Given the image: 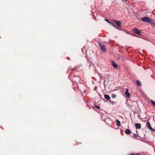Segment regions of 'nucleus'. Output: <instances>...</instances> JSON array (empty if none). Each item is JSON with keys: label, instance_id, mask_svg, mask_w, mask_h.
I'll use <instances>...</instances> for the list:
<instances>
[{"label": "nucleus", "instance_id": "obj_1", "mask_svg": "<svg viewBox=\"0 0 155 155\" xmlns=\"http://www.w3.org/2000/svg\"><path fill=\"white\" fill-rule=\"evenodd\" d=\"M141 21L143 22H146L147 23H150L151 22V19L148 17H145L141 18Z\"/></svg>", "mask_w": 155, "mask_h": 155}, {"label": "nucleus", "instance_id": "obj_2", "mask_svg": "<svg viewBox=\"0 0 155 155\" xmlns=\"http://www.w3.org/2000/svg\"><path fill=\"white\" fill-rule=\"evenodd\" d=\"M99 45L101 48V49L103 52H105L106 51V48L105 46L103 44L100 43H99Z\"/></svg>", "mask_w": 155, "mask_h": 155}, {"label": "nucleus", "instance_id": "obj_3", "mask_svg": "<svg viewBox=\"0 0 155 155\" xmlns=\"http://www.w3.org/2000/svg\"><path fill=\"white\" fill-rule=\"evenodd\" d=\"M133 31L135 34L138 35H140V31L137 28H135L134 29Z\"/></svg>", "mask_w": 155, "mask_h": 155}, {"label": "nucleus", "instance_id": "obj_4", "mask_svg": "<svg viewBox=\"0 0 155 155\" xmlns=\"http://www.w3.org/2000/svg\"><path fill=\"white\" fill-rule=\"evenodd\" d=\"M147 126L149 129L150 130H152L153 131H155V129L152 128L151 127V126H150V122H147Z\"/></svg>", "mask_w": 155, "mask_h": 155}, {"label": "nucleus", "instance_id": "obj_5", "mask_svg": "<svg viewBox=\"0 0 155 155\" xmlns=\"http://www.w3.org/2000/svg\"><path fill=\"white\" fill-rule=\"evenodd\" d=\"M111 64L113 66V67L115 68H117L118 67L117 65L115 63L114 61H111Z\"/></svg>", "mask_w": 155, "mask_h": 155}, {"label": "nucleus", "instance_id": "obj_6", "mask_svg": "<svg viewBox=\"0 0 155 155\" xmlns=\"http://www.w3.org/2000/svg\"><path fill=\"white\" fill-rule=\"evenodd\" d=\"M114 23L119 27H120L121 22L120 21L114 20Z\"/></svg>", "mask_w": 155, "mask_h": 155}, {"label": "nucleus", "instance_id": "obj_7", "mask_svg": "<svg viewBox=\"0 0 155 155\" xmlns=\"http://www.w3.org/2000/svg\"><path fill=\"white\" fill-rule=\"evenodd\" d=\"M125 94L127 96V97L128 98L130 96V94L128 93V89H127L125 92Z\"/></svg>", "mask_w": 155, "mask_h": 155}, {"label": "nucleus", "instance_id": "obj_8", "mask_svg": "<svg viewBox=\"0 0 155 155\" xmlns=\"http://www.w3.org/2000/svg\"><path fill=\"white\" fill-rule=\"evenodd\" d=\"M135 126L136 128L137 129H140L141 127V124H136Z\"/></svg>", "mask_w": 155, "mask_h": 155}, {"label": "nucleus", "instance_id": "obj_9", "mask_svg": "<svg viewBox=\"0 0 155 155\" xmlns=\"http://www.w3.org/2000/svg\"><path fill=\"white\" fill-rule=\"evenodd\" d=\"M125 133L127 134H129L131 133V132L129 129L126 130Z\"/></svg>", "mask_w": 155, "mask_h": 155}, {"label": "nucleus", "instance_id": "obj_10", "mask_svg": "<svg viewBox=\"0 0 155 155\" xmlns=\"http://www.w3.org/2000/svg\"><path fill=\"white\" fill-rule=\"evenodd\" d=\"M136 83H137V85L138 86H141V83L139 80H137L136 81Z\"/></svg>", "mask_w": 155, "mask_h": 155}, {"label": "nucleus", "instance_id": "obj_11", "mask_svg": "<svg viewBox=\"0 0 155 155\" xmlns=\"http://www.w3.org/2000/svg\"><path fill=\"white\" fill-rule=\"evenodd\" d=\"M116 122L117 123V125L118 127L120 126V121L118 120H117Z\"/></svg>", "mask_w": 155, "mask_h": 155}, {"label": "nucleus", "instance_id": "obj_12", "mask_svg": "<svg viewBox=\"0 0 155 155\" xmlns=\"http://www.w3.org/2000/svg\"><path fill=\"white\" fill-rule=\"evenodd\" d=\"M130 135L132 137H133L134 138H136L137 137V135L135 134H133V133L132 134H131Z\"/></svg>", "mask_w": 155, "mask_h": 155}, {"label": "nucleus", "instance_id": "obj_13", "mask_svg": "<svg viewBox=\"0 0 155 155\" xmlns=\"http://www.w3.org/2000/svg\"><path fill=\"white\" fill-rule=\"evenodd\" d=\"M150 101L152 104L155 106V101L152 100H151Z\"/></svg>", "mask_w": 155, "mask_h": 155}, {"label": "nucleus", "instance_id": "obj_14", "mask_svg": "<svg viewBox=\"0 0 155 155\" xmlns=\"http://www.w3.org/2000/svg\"><path fill=\"white\" fill-rule=\"evenodd\" d=\"M111 96L112 98H114L116 97V95L114 94H111Z\"/></svg>", "mask_w": 155, "mask_h": 155}, {"label": "nucleus", "instance_id": "obj_15", "mask_svg": "<svg viewBox=\"0 0 155 155\" xmlns=\"http://www.w3.org/2000/svg\"><path fill=\"white\" fill-rule=\"evenodd\" d=\"M107 22L109 23L110 25L114 26V25L112 24L111 22H109L108 20H107Z\"/></svg>", "mask_w": 155, "mask_h": 155}, {"label": "nucleus", "instance_id": "obj_16", "mask_svg": "<svg viewBox=\"0 0 155 155\" xmlns=\"http://www.w3.org/2000/svg\"><path fill=\"white\" fill-rule=\"evenodd\" d=\"M109 101L112 105L114 104V102L113 101H111V100H109Z\"/></svg>", "mask_w": 155, "mask_h": 155}, {"label": "nucleus", "instance_id": "obj_17", "mask_svg": "<svg viewBox=\"0 0 155 155\" xmlns=\"http://www.w3.org/2000/svg\"><path fill=\"white\" fill-rule=\"evenodd\" d=\"M110 97H109V96L108 95H107V100H110Z\"/></svg>", "mask_w": 155, "mask_h": 155}, {"label": "nucleus", "instance_id": "obj_18", "mask_svg": "<svg viewBox=\"0 0 155 155\" xmlns=\"http://www.w3.org/2000/svg\"><path fill=\"white\" fill-rule=\"evenodd\" d=\"M104 97L105 98L107 99V94H105L104 95Z\"/></svg>", "mask_w": 155, "mask_h": 155}, {"label": "nucleus", "instance_id": "obj_19", "mask_svg": "<svg viewBox=\"0 0 155 155\" xmlns=\"http://www.w3.org/2000/svg\"><path fill=\"white\" fill-rule=\"evenodd\" d=\"M95 106L97 108H98V109H99L100 108V107L98 106H97V105H95Z\"/></svg>", "mask_w": 155, "mask_h": 155}, {"label": "nucleus", "instance_id": "obj_20", "mask_svg": "<svg viewBox=\"0 0 155 155\" xmlns=\"http://www.w3.org/2000/svg\"><path fill=\"white\" fill-rule=\"evenodd\" d=\"M104 20L106 21H107V18H105V19H104Z\"/></svg>", "mask_w": 155, "mask_h": 155}, {"label": "nucleus", "instance_id": "obj_21", "mask_svg": "<svg viewBox=\"0 0 155 155\" xmlns=\"http://www.w3.org/2000/svg\"><path fill=\"white\" fill-rule=\"evenodd\" d=\"M130 155H135V154H130Z\"/></svg>", "mask_w": 155, "mask_h": 155}]
</instances>
